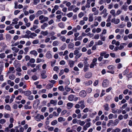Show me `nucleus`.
<instances>
[{
	"label": "nucleus",
	"mask_w": 132,
	"mask_h": 132,
	"mask_svg": "<svg viewBox=\"0 0 132 132\" xmlns=\"http://www.w3.org/2000/svg\"><path fill=\"white\" fill-rule=\"evenodd\" d=\"M81 43L79 41H77L75 42V46H78L80 45Z\"/></svg>",
	"instance_id": "nucleus-52"
},
{
	"label": "nucleus",
	"mask_w": 132,
	"mask_h": 132,
	"mask_svg": "<svg viewBox=\"0 0 132 132\" xmlns=\"http://www.w3.org/2000/svg\"><path fill=\"white\" fill-rule=\"evenodd\" d=\"M58 89L60 91L62 92L64 91V89L63 86H59L58 87Z\"/></svg>",
	"instance_id": "nucleus-42"
},
{
	"label": "nucleus",
	"mask_w": 132,
	"mask_h": 132,
	"mask_svg": "<svg viewBox=\"0 0 132 132\" xmlns=\"http://www.w3.org/2000/svg\"><path fill=\"white\" fill-rule=\"evenodd\" d=\"M19 19L18 18H16L13 20V22H12V24H11L10 25H12V24H16L18 23V21Z\"/></svg>",
	"instance_id": "nucleus-13"
},
{
	"label": "nucleus",
	"mask_w": 132,
	"mask_h": 132,
	"mask_svg": "<svg viewBox=\"0 0 132 132\" xmlns=\"http://www.w3.org/2000/svg\"><path fill=\"white\" fill-rule=\"evenodd\" d=\"M30 63V62H28L27 63V65L28 66H30L31 67H34L36 66V64H31Z\"/></svg>",
	"instance_id": "nucleus-35"
},
{
	"label": "nucleus",
	"mask_w": 132,
	"mask_h": 132,
	"mask_svg": "<svg viewBox=\"0 0 132 132\" xmlns=\"http://www.w3.org/2000/svg\"><path fill=\"white\" fill-rule=\"evenodd\" d=\"M6 122V120L4 119H2L0 120V123L3 124Z\"/></svg>",
	"instance_id": "nucleus-36"
},
{
	"label": "nucleus",
	"mask_w": 132,
	"mask_h": 132,
	"mask_svg": "<svg viewBox=\"0 0 132 132\" xmlns=\"http://www.w3.org/2000/svg\"><path fill=\"white\" fill-rule=\"evenodd\" d=\"M28 99L30 100H33L34 99V97L33 95H30L28 97Z\"/></svg>",
	"instance_id": "nucleus-57"
},
{
	"label": "nucleus",
	"mask_w": 132,
	"mask_h": 132,
	"mask_svg": "<svg viewBox=\"0 0 132 132\" xmlns=\"http://www.w3.org/2000/svg\"><path fill=\"white\" fill-rule=\"evenodd\" d=\"M106 53V52L103 51L100 54V56L102 57L103 56H104Z\"/></svg>",
	"instance_id": "nucleus-54"
},
{
	"label": "nucleus",
	"mask_w": 132,
	"mask_h": 132,
	"mask_svg": "<svg viewBox=\"0 0 132 132\" xmlns=\"http://www.w3.org/2000/svg\"><path fill=\"white\" fill-rule=\"evenodd\" d=\"M46 57L48 59H50L52 57V55L50 52H47L46 54Z\"/></svg>",
	"instance_id": "nucleus-10"
},
{
	"label": "nucleus",
	"mask_w": 132,
	"mask_h": 132,
	"mask_svg": "<svg viewBox=\"0 0 132 132\" xmlns=\"http://www.w3.org/2000/svg\"><path fill=\"white\" fill-rule=\"evenodd\" d=\"M129 71V70L128 69H126L123 73L124 75H125L127 74Z\"/></svg>",
	"instance_id": "nucleus-46"
},
{
	"label": "nucleus",
	"mask_w": 132,
	"mask_h": 132,
	"mask_svg": "<svg viewBox=\"0 0 132 132\" xmlns=\"http://www.w3.org/2000/svg\"><path fill=\"white\" fill-rule=\"evenodd\" d=\"M5 109L8 110H10L11 109V108L10 106L8 105H6L5 107Z\"/></svg>",
	"instance_id": "nucleus-47"
},
{
	"label": "nucleus",
	"mask_w": 132,
	"mask_h": 132,
	"mask_svg": "<svg viewBox=\"0 0 132 132\" xmlns=\"http://www.w3.org/2000/svg\"><path fill=\"white\" fill-rule=\"evenodd\" d=\"M50 103L51 104H53L54 105H56L57 104V101L52 100H50Z\"/></svg>",
	"instance_id": "nucleus-24"
},
{
	"label": "nucleus",
	"mask_w": 132,
	"mask_h": 132,
	"mask_svg": "<svg viewBox=\"0 0 132 132\" xmlns=\"http://www.w3.org/2000/svg\"><path fill=\"white\" fill-rule=\"evenodd\" d=\"M58 120L59 122H61L64 121L65 120V119L62 117H60L58 118Z\"/></svg>",
	"instance_id": "nucleus-20"
},
{
	"label": "nucleus",
	"mask_w": 132,
	"mask_h": 132,
	"mask_svg": "<svg viewBox=\"0 0 132 132\" xmlns=\"http://www.w3.org/2000/svg\"><path fill=\"white\" fill-rule=\"evenodd\" d=\"M120 21V20L119 19H116L115 18L112 19L111 20V22L115 24H118L119 22Z\"/></svg>",
	"instance_id": "nucleus-5"
},
{
	"label": "nucleus",
	"mask_w": 132,
	"mask_h": 132,
	"mask_svg": "<svg viewBox=\"0 0 132 132\" xmlns=\"http://www.w3.org/2000/svg\"><path fill=\"white\" fill-rule=\"evenodd\" d=\"M39 41L38 39H35L33 40L32 43L33 44H36L39 43Z\"/></svg>",
	"instance_id": "nucleus-44"
},
{
	"label": "nucleus",
	"mask_w": 132,
	"mask_h": 132,
	"mask_svg": "<svg viewBox=\"0 0 132 132\" xmlns=\"http://www.w3.org/2000/svg\"><path fill=\"white\" fill-rule=\"evenodd\" d=\"M59 26L61 28H64V25L63 23V22H61L59 23L58 24Z\"/></svg>",
	"instance_id": "nucleus-38"
},
{
	"label": "nucleus",
	"mask_w": 132,
	"mask_h": 132,
	"mask_svg": "<svg viewBox=\"0 0 132 132\" xmlns=\"http://www.w3.org/2000/svg\"><path fill=\"white\" fill-rule=\"evenodd\" d=\"M48 20V18L47 17H44V18L43 20L40 21L41 23H43L47 21Z\"/></svg>",
	"instance_id": "nucleus-22"
},
{
	"label": "nucleus",
	"mask_w": 132,
	"mask_h": 132,
	"mask_svg": "<svg viewBox=\"0 0 132 132\" xmlns=\"http://www.w3.org/2000/svg\"><path fill=\"white\" fill-rule=\"evenodd\" d=\"M43 13V12L42 11L39 10L36 13V15L38 16L41 14H42Z\"/></svg>",
	"instance_id": "nucleus-49"
},
{
	"label": "nucleus",
	"mask_w": 132,
	"mask_h": 132,
	"mask_svg": "<svg viewBox=\"0 0 132 132\" xmlns=\"http://www.w3.org/2000/svg\"><path fill=\"white\" fill-rule=\"evenodd\" d=\"M60 38L62 41L63 42H64L66 40V38L65 37L63 36H61Z\"/></svg>",
	"instance_id": "nucleus-50"
},
{
	"label": "nucleus",
	"mask_w": 132,
	"mask_h": 132,
	"mask_svg": "<svg viewBox=\"0 0 132 132\" xmlns=\"http://www.w3.org/2000/svg\"><path fill=\"white\" fill-rule=\"evenodd\" d=\"M83 66L84 65L81 62L79 63L78 64V67L80 68H81L82 67H83Z\"/></svg>",
	"instance_id": "nucleus-63"
},
{
	"label": "nucleus",
	"mask_w": 132,
	"mask_h": 132,
	"mask_svg": "<svg viewBox=\"0 0 132 132\" xmlns=\"http://www.w3.org/2000/svg\"><path fill=\"white\" fill-rule=\"evenodd\" d=\"M89 21L90 22H92L93 20V15L89 16L88 18Z\"/></svg>",
	"instance_id": "nucleus-45"
},
{
	"label": "nucleus",
	"mask_w": 132,
	"mask_h": 132,
	"mask_svg": "<svg viewBox=\"0 0 132 132\" xmlns=\"http://www.w3.org/2000/svg\"><path fill=\"white\" fill-rule=\"evenodd\" d=\"M117 117V114L114 115L111 113L108 116V118L109 119H112L113 118H116Z\"/></svg>",
	"instance_id": "nucleus-7"
},
{
	"label": "nucleus",
	"mask_w": 132,
	"mask_h": 132,
	"mask_svg": "<svg viewBox=\"0 0 132 132\" xmlns=\"http://www.w3.org/2000/svg\"><path fill=\"white\" fill-rule=\"evenodd\" d=\"M9 78L11 80H13L15 78V76L13 74L9 75Z\"/></svg>",
	"instance_id": "nucleus-25"
},
{
	"label": "nucleus",
	"mask_w": 132,
	"mask_h": 132,
	"mask_svg": "<svg viewBox=\"0 0 132 132\" xmlns=\"http://www.w3.org/2000/svg\"><path fill=\"white\" fill-rule=\"evenodd\" d=\"M119 121L118 119H116L114 120V125H117L119 123Z\"/></svg>",
	"instance_id": "nucleus-59"
},
{
	"label": "nucleus",
	"mask_w": 132,
	"mask_h": 132,
	"mask_svg": "<svg viewBox=\"0 0 132 132\" xmlns=\"http://www.w3.org/2000/svg\"><path fill=\"white\" fill-rule=\"evenodd\" d=\"M7 83L9 85L11 86H13L14 85V83L13 81H12L11 80H9L7 81Z\"/></svg>",
	"instance_id": "nucleus-21"
},
{
	"label": "nucleus",
	"mask_w": 132,
	"mask_h": 132,
	"mask_svg": "<svg viewBox=\"0 0 132 132\" xmlns=\"http://www.w3.org/2000/svg\"><path fill=\"white\" fill-rule=\"evenodd\" d=\"M121 129L118 128H117L115 129H113L111 132H120Z\"/></svg>",
	"instance_id": "nucleus-37"
},
{
	"label": "nucleus",
	"mask_w": 132,
	"mask_h": 132,
	"mask_svg": "<svg viewBox=\"0 0 132 132\" xmlns=\"http://www.w3.org/2000/svg\"><path fill=\"white\" fill-rule=\"evenodd\" d=\"M59 44V42L57 40L53 42V45L54 46H57Z\"/></svg>",
	"instance_id": "nucleus-30"
},
{
	"label": "nucleus",
	"mask_w": 132,
	"mask_h": 132,
	"mask_svg": "<svg viewBox=\"0 0 132 132\" xmlns=\"http://www.w3.org/2000/svg\"><path fill=\"white\" fill-rule=\"evenodd\" d=\"M92 75L91 73L89 72L86 74L85 75V77L86 78H89L91 77Z\"/></svg>",
	"instance_id": "nucleus-16"
},
{
	"label": "nucleus",
	"mask_w": 132,
	"mask_h": 132,
	"mask_svg": "<svg viewBox=\"0 0 132 132\" xmlns=\"http://www.w3.org/2000/svg\"><path fill=\"white\" fill-rule=\"evenodd\" d=\"M126 77L128 78V79L132 77V72H131L130 73L127 75Z\"/></svg>",
	"instance_id": "nucleus-61"
},
{
	"label": "nucleus",
	"mask_w": 132,
	"mask_h": 132,
	"mask_svg": "<svg viewBox=\"0 0 132 132\" xmlns=\"http://www.w3.org/2000/svg\"><path fill=\"white\" fill-rule=\"evenodd\" d=\"M92 89L90 88H88L86 90L87 92L88 93H90L92 91Z\"/></svg>",
	"instance_id": "nucleus-56"
},
{
	"label": "nucleus",
	"mask_w": 132,
	"mask_h": 132,
	"mask_svg": "<svg viewBox=\"0 0 132 132\" xmlns=\"http://www.w3.org/2000/svg\"><path fill=\"white\" fill-rule=\"evenodd\" d=\"M31 91L29 90L26 91L24 92V95L26 96H29L31 94Z\"/></svg>",
	"instance_id": "nucleus-14"
},
{
	"label": "nucleus",
	"mask_w": 132,
	"mask_h": 132,
	"mask_svg": "<svg viewBox=\"0 0 132 132\" xmlns=\"http://www.w3.org/2000/svg\"><path fill=\"white\" fill-rule=\"evenodd\" d=\"M30 54L31 55H34L35 56H36L38 54L37 52L35 50H33L31 51L30 52Z\"/></svg>",
	"instance_id": "nucleus-4"
},
{
	"label": "nucleus",
	"mask_w": 132,
	"mask_h": 132,
	"mask_svg": "<svg viewBox=\"0 0 132 132\" xmlns=\"http://www.w3.org/2000/svg\"><path fill=\"white\" fill-rule=\"evenodd\" d=\"M107 68L109 70H112L113 69L114 67L113 65H109L108 66Z\"/></svg>",
	"instance_id": "nucleus-53"
},
{
	"label": "nucleus",
	"mask_w": 132,
	"mask_h": 132,
	"mask_svg": "<svg viewBox=\"0 0 132 132\" xmlns=\"http://www.w3.org/2000/svg\"><path fill=\"white\" fill-rule=\"evenodd\" d=\"M100 39L103 41H105V37L102 34H101L100 35Z\"/></svg>",
	"instance_id": "nucleus-31"
},
{
	"label": "nucleus",
	"mask_w": 132,
	"mask_h": 132,
	"mask_svg": "<svg viewBox=\"0 0 132 132\" xmlns=\"http://www.w3.org/2000/svg\"><path fill=\"white\" fill-rule=\"evenodd\" d=\"M68 48L69 49H71L74 47V45L72 43H70L68 45Z\"/></svg>",
	"instance_id": "nucleus-23"
},
{
	"label": "nucleus",
	"mask_w": 132,
	"mask_h": 132,
	"mask_svg": "<svg viewBox=\"0 0 132 132\" xmlns=\"http://www.w3.org/2000/svg\"><path fill=\"white\" fill-rule=\"evenodd\" d=\"M82 55V54L81 53H79L76 56V58H78L80 57Z\"/></svg>",
	"instance_id": "nucleus-60"
},
{
	"label": "nucleus",
	"mask_w": 132,
	"mask_h": 132,
	"mask_svg": "<svg viewBox=\"0 0 132 132\" xmlns=\"http://www.w3.org/2000/svg\"><path fill=\"white\" fill-rule=\"evenodd\" d=\"M29 62L31 63H34L35 62V60L33 58H31L30 59Z\"/></svg>",
	"instance_id": "nucleus-58"
},
{
	"label": "nucleus",
	"mask_w": 132,
	"mask_h": 132,
	"mask_svg": "<svg viewBox=\"0 0 132 132\" xmlns=\"http://www.w3.org/2000/svg\"><path fill=\"white\" fill-rule=\"evenodd\" d=\"M24 108L25 109H30L31 108V106H29L27 104H25L24 106Z\"/></svg>",
	"instance_id": "nucleus-28"
},
{
	"label": "nucleus",
	"mask_w": 132,
	"mask_h": 132,
	"mask_svg": "<svg viewBox=\"0 0 132 132\" xmlns=\"http://www.w3.org/2000/svg\"><path fill=\"white\" fill-rule=\"evenodd\" d=\"M65 90L67 92H69L71 90V88L68 87L67 86L65 87Z\"/></svg>",
	"instance_id": "nucleus-48"
},
{
	"label": "nucleus",
	"mask_w": 132,
	"mask_h": 132,
	"mask_svg": "<svg viewBox=\"0 0 132 132\" xmlns=\"http://www.w3.org/2000/svg\"><path fill=\"white\" fill-rule=\"evenodd\" d=\"M48 26V24L47 23L45 22L44 23L43 25L41 26V28L42 29H44Z\"/></svg>",
	"instance_id": "nucleus-18"
},
{
	"label": "nucleus",
	"mask_w": 132,
	"mask_h": 132,
	"mask_svg": "<svg viewBox=\"0 0 132 132\" xmlns=\"http://www.w3.org/2000/svg\"><path fill=\"white\" fill-rule=\"evenodd\" d=\"M78 121L79 125L81 126L84 125L85 123V122L84 121H81L80 120H78Z\"/></svg>",
	"instance_id": "nucleus-39"
},
{
	"label": "nucleus",
	"mask_w": 132,
	"mask_h": 132,
	"mask_svg": "<svg viewBox=\"0 0 132 132\" xmlns=\"http://www.w3.org/2000/svg\"><path fill=\"white\" fill-rule=\"evenodd\" d=\"M38 26H37L34 25L33 27L30 28V29L32 31H34V30L37 28Z\"/></svg>",
	"instance_id": "nucleus-40"
},
{
	"label": "nucleus",
	"mask_w": 132,
	"mask_h": 132,
	"mask_svg": "<svg viewBox=\"0 0 132 132\" xmlns=\"http://www.w3.org/2000/svg\"><path fill=\"white\" fill-rule=\"evenodd\" d=\"M109 85V81L108 80L105 79L104 80L102 83V86L104 87H106Z\"/></svg>",
	"instance_id": "nucleus-2"
},
{
	"label": "nucleus",
	"mask_w": 132,
	"mask_h": 132,
	"mask_svg": "<svg viewBox=\"0 0 132 132\" xmlns=\"http://www.w3.org/2000/svg\"><path fill=\"white\" fill-rule=\"evenodd\" d=\"M89 65L88 64L87 65H85L84 68V71L85 72H86L88 70V67H89Z\"/></svg>",
	"instance_id": "nucleus-41"
},
{
	"label": "nucleus",
	"mask_w": 132,
	"mask_h": 132,
	"mask_svg": "<svg viewBox=\"0 0 132 132\" xmlns=\"http://www.w3.org/2000/svg\"><path fill=\"white\" fill-rule=\"evenodd\" d=\"M37 36V34L34 32H31L29 35V37L31 38H33L34 37H35Z\"/></svg>",
	"instance_id": "nucleus-15"
},
{
	"label": "nucleus",
	"mask_w": 132,
	"mask_h": 132,
	"mask_svg": "<svg viewBox=\"0 0 132 132\" xmlns=\"http://www.w3.org/2000/svg\"><path fill=\"white\" fill-rule=\"evenodd\" d=\"M103 106L104 110L106 111H108L109 110V105L107 103H105V104H104Z\"/></svg>",
	"instance_id": "nucleus-12"
},
{
	"label": "nucleus",
	"mask_w": 132,
	"mask_h": 132,
	"mask_svg": "<svg viewBox=\"0 0 132 132\" xmlns=\"http://www.w3.org/2000/svg\"><path fill=\"white\" fill-rule=\"evenodd\" d=\"M96 63H92L90 66V68H93L95 65H96Z\"/></svg>",
	"instance_id": "nucleus-55"
},
{
	"label": "nucleus",
	"mask_w": 132,
	"mask_h": 132,
	"mask_svg": "<svg viewBox=\"0 0 132 132\" xmlns=\"http://www.w3.org/2000/svg\"><path fill=\"white\" fill-rule=\"evenodd\" d=\"M66 44L65 43H64L63 45L60 47V48L62 50H63L66 48Z\"/></svg>",
	"instance_id": "nucleus-43"
},
{
	"label": "nucleus",
	"mask_w": 132,
	"mask_h": 132,
	"mask_svg": "<svg viewBox=\"0 0 132 132\" xmlns=\"http://www.w3.org/2000/svg\"><path fill=\"white\" fill-rule=\"evenodd\" d=\"M46 71L45 70H44L43 71L42 73L41 74L42 78L45 79L47 77V76L45 75V74L46 73Z\"/></svg>",
	"instance_id": "nucleus-8"
},
{
	"label": "nucleus",
	"mask_w": 132,
	"mask_h": 132,
	"mask_svg": "<svg viewBox=\"0 0 132 132\" xmlns=\"http://www.w3.org/2000/svg\"><path fill=\"white\" fill-rule=\"evenodd\" d=\"M73 104L72 103L70 102L68 103L67 104V109H71L73 106Z\"/></svg>",
	"instance_id": "nucleus-9"
},
{
	"label": "nucleus",
	"mask_w": 132,
	"mask_h": 132,
	"mask_svg": "<svg viewBox=\"0 0 132 132\" xmlns=\"http://www.w3.org/2000/svg\"><path fill=\"white\" fill-rule=\"evenodd\" d=\"M78 120L76 118L73 119L72 121V122L73 124H76L77 123Z\"/></svg>",
	"instance_id": "nucleus-62"
},
{
	"label": "nucleus",
	"mask_w": 132,
	"mask_h": 132,
	"mask_svg": "<svg viewBox=\"0 0 132 132\" xmlns=\"http://www.w3.org/2000/svg\"><path fill=\"white\" fill-rule=\"evenodd\" d=\"M11 49L13 51H14V52L15 53L18 52L19 50V49L15 47H13Z\"/></svg>",
	"instance_id": "nucleus-27"
},
{
	"label": "nucleus",
	"mask_w": 132,
	"mask_h": 132,
	"mask_svg": "<svg viewBox=\"0 0 132 132\" xmlns=\"http://www.w3.org/2000/svg\"><path fill=\"white\" fill-rule=\"evenodd\" d=\"M41 34L43 35L44 36H46L48 34V32L47 30L45 31H42L41 32Z\"/></svg>",
	"instance_id": "nucleus-26"
},
{
	"label": "nucleus",
	"mask_w": 132,
	"mask_h": 132,
	"mask_svg": "<svg viewBox=\"0 0 132 132\" xmlns=\"http://www.w3.org/2000/svg\"><path fill=\"white\" fill-rule=\"evenodd\" d=\"M37 51L39 53H42L43 52V50L41 48H39L37 50Z\"/></svg>",
	"instance_id": "nucleus-64"
},
{
	"label": "nucleus",
	"mask_w": 132,
	"mask_h": 132,
	"mask_svg": "<svg viewBox=\"0 0 132 132\" xmlns=\"http://www.w3.org/2000/svg\"><path fill=\"white\" fill-rule=\"evenodd\" d=\"M35 16L34 14L31 15L29 16V19L30 21H32L34 19Z\"/></svg>",
	"instance_id": "nucleus-34"
},
{
	"label": "nucleus",
	"mask_w": 132,
	"mask_h": 132,
	"mask_svg": "<svg viewBox=\"0 0 132 132\" xmlns=\"http://www.w3.org/2000/svg\"><path fill=\"white\" fill-rule=\"evenodd\" d=\"M79 94L81 97L84 98L86 96L87 93L85 90H82L80 92Z\"/></svg>",
	"instance_id": "nucleus-1"
},
{
	"label": "nucleus",
	"mask_w": 132,
	"mask_h": 132,
	"mask_svg": "<svg viewBox=\"0 0 132 132\" xmlns=\"http://www.w3.org/2000/svg\"><path fill=\"white\" fill-rule=\"evenodd\" d=\"M40 117V114H38L34 118L37 121H39L41 120Z\"/></svg>",
	"instance_id": "nucleus-19"
},
{
	"label": "nucleus",
	"mask_w": 132,
	"mask_h": 132,
	"mask_svg": "<svg viewBox=\"0 0 132 132\" xmlns=\"http://www.w3.org/2000/svg\"><path fill=\"white\" fill-rule=\"evenodd\" d=\"M58 123L57 121L56 120L52 121L51 122V125L52 126H54L56 125Z\"/></svg>",
	"instance_id": "nucleus-33"
},
{
	"label": "nucleus",
	"mask_w": 132,
	"mask_h": 132,
	"mask_svg": "<svg viewBox=\"0 0 132 132\" xmlns=\"http://www.w3.org/2000/svg\"><path fill=\"white\" fill-rule=\"evenodd\" d=\"M14 68V67H10L9 68L8 71L7 72V74L10 73H14L15 71H13Z\"/></svg>",
	"instance_id": "nucleus-3"
},
{
	"label": "nucleus",
	"mask_w": 132,
	"mask_h": 132,
	"mask_svg": "<svg viewBox=\"0 0 132 132\" xmlns=\"http://www.w3.org/2000/svg\"><path fill=\"white\" fill-rule=\"evenodd\" d=\"M53 86V85L51 84H49L46 86V88L47 89H50L52 88Z\"/></svg>",
	"instance_id": "nucleus-17"
},
{
	"label": "nucleus",
	"mask_w": 132,
	"mask_h": 132,
	"mask_svg": "<svg viewBox=\"0 0 132 132\" xmlns=\"http://www.w3.org/2000/svg\"><path fill=\"white\" fill-rule=\"evenodd\" d=\"M74 98V96L72 94L69 95L68 97V100L70 101H72L73 100Z\"/></svg>",
	"instance_id": "nucleus-11"
},
{
	"label": "nucleus",
	"mask_w": 132,
	"mask_h": 132,
	"mask_svg": "<svg viewBox=\"0 0 132 132\" xmlns=\"http://www.w3.org/2000/svg\"><path fill=\"white\" fill-rule=\"evenodd\" d=\"M75 62L74 61L71 60L68 61V65L70 68H72L74 65Z\"/></svg>",
	"instance_id": "nucleus-6"
},
{
	"label": "nucleus",
	"mask_w": 132,
	"mask_h": 132,
	"mask_svg": "<svg viewBox=\"0 0 132 132\" xmlns=\"http://www.w3.org/2000/svg\"><path fill=\"white\" fill-rule=\"evenodd\" d=\"M84 83L85 85L86 86H88L92 84V81H89L85 82Z\"/></svg>",
	"instance_id": "nucleus-29"
},
{
	"label": "nucleus",
	"mask_w": 132,
	"mask_h": 132,
	"mask_svg": "<svg viewBox=\"0 0 132 132\" xmlns=\"http://www.w3.org/2000/svg\"><path fill=\"white\" fill-rule=\"evenodd\" d=\"M5 57V53H4L0 54V58L1 59L4 58Z\"/></svg>",
	"instance_id": "nucleus-51"
},
{
	"label": "nucleus",
	"mask_w": 132,
	"mask_h": 132,
	"mask_svg": "<svg viewBox=\"0 0 132 132\" xmlns=\"http://www.w3.org/2000/svg\"><path fill=\"white\" fill-rule=\"evenodd\" d=\"M43 62H44V60L43 59H41L38 58H37L36 59V62L37 63Z\"/></svg>",
	"instance_id": "nucleus-32"
}]
</instances>
